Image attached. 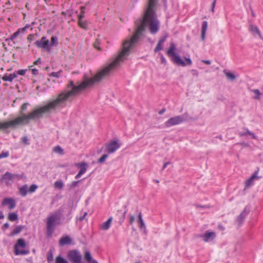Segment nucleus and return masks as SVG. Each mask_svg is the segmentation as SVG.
<instances>
[{"label": "nucleus", "instance_id": "nucleus-20", "mask_svg": "<svg viewBox=\"0 0 263 263\" xmlns=\"http://www.w3.org/2000/svg\"><path fill=\"white\" fill-rule=\"evenodd\" d=\"M79 26L84 29H87L88 28V22L87 21L83 19H78Z\"/></svg>", "mask_w": 263, "mask_h": 263}, {"label": "nucleus", "instance_id": "nucleus-52", "mask_svg": "<svg viewBox=\"0 0 263 263\" xmlns=\"http://www.w3.org/2000/svg\"><path fill=\"white\" fill-rule=\"evenodd\" d=\"M28 104L27 103H24L21 106V109L22 110H26Z\"/></svg>", "mask_w": 263, "mask_h": 263}, {"label": "nucleus", "instance_id": "nucleus-9", "mask_svg": "<svg viewBox=\"0 0 263 263\" xmlns=\"http://www.w3.org/2000/svg\"><path fill=\"white\" fill-rule=\"evenodd\" d=\"M205 242L213 240L216 237V233L214 232L206 231L204 234L198 235Z\"/></svg>", "mask_w": 263, "mask_h": 263}, {"label": "nucleus", "instance_id": "nucleus-61", "mask_svg": "<svg viewBox=\"0 0 263 263\" xmlns=\"http://www.w3.org/2000/svg\"><path fill=\"white\" fill-rule=\"evenodd\" d=\"M4 218V215L2 211H0V219H3Z\"/></svg>", "mask_w": 263, "mask_h": 263}, {"label": "nucleus", "instance_id": "nucleus-43", "mask_svg": "<svg viewBox=\"0 0 263 263\" xmlns=\"http://www.w3.org/2000/svg\"><path fill=\"white\" fill-rule=\"evenodd\" d=\"M166 37H167V36H163V37H161V38L159 40V42H159V43H160V44H163L165 42V40H166Z\"/></svg>", "mask_w": 263, "mask_h": 263}, {"label": "nucleus", "instance_id": "nucleus-39", "mask_svg": "<svg viewBox=\"0 0 263 263\" xmlns=\"http://www.w3.org/2000/svg\"><path fill=\"white\" fill-rule=\"evenodd\" d=\"M16 72H17V74H20V75H21V76H24V75L25 74L26 70H25V69H21V70H19L17 71Z\"/></svg>", "mask_w": 263, "mask_h": 263}, {"label": "nucleus", "instance_id": "nucleus-12", "mask_svg": "<svg viewBox=\"0 0 263 263\" xmlns=\"http://www.w3.org/2000/svg\"><path fill=\"white\" fill-rule=\"evenodd\" d=\"M2 205H8L9 209L12 210L16 206L15 200L12 198H5L2 201Z\"/></svg>", "mask_w": 263, "mask_h": 263}, {"label": "nucleus", "instance_id": "nucleus-1", "mask_svg": "<svg viewBox=\"0 0 263 263\" xmlns=\"http://www.w3.org/2000/svg\"><path fill=\"white\" fill-rule=\"evenodd\" d=\"M157 0H149L147 8L143 17L135 22L137 28L135 33L132 37H140L145 30L146 24L149 25V29L151 33H156L159 29V22L157 18L154 8Z\"/></svg>", "mask_w": 263, "mask_h": 263}, {"label": "nucleus", "instance_id": "nucleus-44", "mask_svg": "<svg viewBox=\"0 0 263 263\" xmlns=\"http://www.w3.org/2000/svg\"><path fill=\"white\" fill-rule=\"evenodd\" d=\"M216 0H214L213 1V2L212 3V6H211V11L213 13L214 12V8H215V5H216Z\"/></svg>", "mask_w": 263, "mask_h": 263}, {"label": "nucleus", "instance_id": "nucleus-8", "mask_svg": "<svg viewBox=\"0 0 263 263\" xmlns=\"http://www.w3.org/2000/svg\"><path fill=\"white\" fill-rule=\"evenodd\" d=\"M120 146L121 144L117 140L111 141L109 143L106 145V150L108 154L114 153Z\"/></svg>", "mask_w": 263, "mask_h": 263}, {"label": "nucleus", "instance_id": "nucleus-13", "mask_svg": "<svg viewBox=\"0 0 263 263\" xmlns=\"http://www.w3.org/2000/svg\"><path fill=\"white\" fill-rule=\"evenodd\" d=\"M15 177H17L16 174H12L8 172L5 173L2 177V180L6 183V184L10 183V181L12 180Z\"/></svg>", "mask_w": 263, "mask_h": 263}, {"label": "nucleus", "instance_id": "nucleus-11", "mask_svg": "<svg viewBox=\"0 0 263 263\" xmlns=\"http://www.w3.org/2000/svg\"><path fill=\"white\" fill-rule=\"evenodd\" d=\"M258 171L259 168H258V170L253 173V174L250 178L246 180L245 183V188L250 187L253 184V181L254 180H256L260 178V176H257Z\"/></svg>", "mask_w": 263, "mask_h": 263}, {"label": "nucleus", "instance_id": "nucleus-42", "mask_svg": "<svg viewBox=\"0 0 263 263\" xmlns=\"http://www.w3.org/2000/svg\"><path fill=\"white\" fill-rule=\"evenodd\" d=\"M139 227H140V229H144V230H146V227H145V225L144 221H141L140 223Z\"/></svg>", "mask_w": 263, "mask_h": 263}, {"label": "nucleus", "instance_id": "nucleus-47", "mask_svg": "<svg viewBox=\"0 0 263 263\" xmlns=\"http://www.w3.org/2000/svg\"><path fill=\"white\" fill-rule=\"evenodd\" d=\"M192 74L194 76L197 77L198 76V72L197 70L193 69L192 70Z\"/></svg>", "mask_w": 263, "mask_h": 263}, {"label": "nucleus", "instance_id": "nucleus-57", "mask_svg": "<svg viewBox=\"0 0 263 263\" xmlns=\"http://www.w3.org/2000/svg\"><path fill=\"white\" fill-rule=\"evenodd\" d=\"M170 162H167L163 164V167H162V170H164L165 168V167H166V166H167L168 164H170Z\"/></svg>", "mask_w": 263, "mask_h": 263}, {"label": "nucleus", "instance_id": "nucleus-17", "mask_svg": "<svg viewBox=\"0 0 263 263\" xmlns=\"http://www.w3.org/2000/svg\"><path fill=\"white\" fill-rule=\"evenodd\" d=\"M208 28V22L206 21H204L202 23V30H201V39L202 41H204L205 37L206 31Z\"/></svg>", "mask_w": 263, "mask_h": 263}, {"label": "nucleus", "instance_id": "nucleus-26", "mask_svg": "<svg viewBox=\"0 0 263 263\" xmlns=\"http://www.w3.org/2000/svg\"><path fill=\"white\" fill-rule=\"evenodd\" d=\"M255 94V96L254 97V99L256 100H259L260 98L261 93L259 89H256L252 90Z\"/></svg>", "mask_w": 263, "mask_h": 263}, {"label": "nucleus", "instance_id": "nucleus-58", "mask_svg": "<svg viewBox=\"0 0 263 263\" xmlns=\"http://www.w3.org/2000/svg\"><path fill=\"white\" fill-rule=\"evenodd\" d=\"M33 37H34V35L33 34H29L28 36V38L27 39H28V40H30L31 41V40H32L33 39Z\"/></svg>", "mask_w": 263, "mask_h": 263}, {"label": "nucleus", "instance_id": "nucleus-27", "mask_svg": "<svg viewBox=\"0 0 263 263\" xmlns=\"http://www.w3.org/2000/svg\"><path fill=\"white\" fill-rule=\"evenodd\" d=\"M84 258L88 262L92 261V257L89 251H86L85 252Z\"/></svg>", "mask_w": 263, "mask_h": 263}, {"label": "nucleus", "instance_id": "nucleus-3", "mask_svg": "<svg viewBox=\"0 0 263 263\" xmlns=\"http://www.w3.org/2000/svg\"><path fill=\"white\" fill-rule=\"evenodd\" d=\"M175 45L174 43L172 42L170 44V46L167 51V54L170 57H172V60L173 62L178 66H181L184 67L186 65H191L192 64V60L190 58H185L184 62L181 59V58L177 55L175 52Z\"/></svg>", "mask_w": 263, "mask_h": 263}, {"label": "nucleus", "instance_id": "nucleus-35", "mask_svg": "<svg viewBox=\"0 0 263 263\" xmlns=\"http://www.w3.org/2000/svg\"><path fill=\"white\" fill-rule=\"evenodd\" d=\"M163 49V46H162V44H160V43H158L154 51L155 52H157L158 51H159V50H162Z\"/></svg>", "mask_w": 263, "mask_h": 263}, {"label": "nucleus", "instance_id": "nucleus-37", "mask_svg": "<svg viewBox=\"0 0 263 263\" xmlns=\"http://www.w3.org/2000/svg\"><path fill=\"white\" fill-rule=\"evenodd\" d=\"M246 133H247V136L248 135L252 136V138L253 139H256L257 138V137L254 135V133H253L249 131L248 129H246Z\"/></svg>", "mask_w": 263, "mask_h": 263}, {"label": "nucleus", "instance_id": "nucleus-4", "mask_svg": "<svg viewBox=\"0 0 263 263\" xmlns=\"http://www.w3.org/2000/svg\"><path fill=\"white\" fill-rule=\"evenodd\" d=\"M26 246V244L24 239L20 238L17 240L16 243L14 246V253L15 255H26L29 253L28 250H21V248H25Z\"/></svg>", "mask_w": 263, "mask_h": 263}, {"label": "nucleus", "instance_id": "nucleus-29", "mask_svg": "<svg viewBox=\"0 0 263 263\" xmlns=\"http://www.w3.org/2000/svg\"><path fill=\"white\" fill-rule=\"evenodd\" d=\"M85 7L82 6L81 7V13L78 16V19H83L85 17Z\"/></svg>", "mask_w": 263, "mask_h": 263}, {"label": "nucleus", "instance_id": "nucleus-5", "mask_svg": "<svg viewBox=\"0 0 263 263\" xmlns=\"http://www.w3.org/2000/svg\"><path fill=\"white\" fill-rule=\"evenodd\" d=\"M185 115L182 116H177L171 118L164 123L165 126L166 127H170L171 126L179 124L186 120L185 118Z\"/></svg>", "mask_w": 263, "mask_h": 263}, {"label": "nucleus", "instance_id": "nucleus-32", "mask_svg": "<svg viewBox=\"0 0 263 263\" xmlns=\"http://www.w3.org/2000/svg\"><path fill=\"white\" fill-rule=\"evenodd\" d=\"M108 157V155L107 154H104L100 158H99L98 160V162L99 163H103L105 159Z\"/></svg>", "mask_w": 263, "mask_h": 263}, {"label": "nucleus", "instance_id": "nucleus-45", "mask_svg": "<svg viewBox=\"0 0 263 263\" xmlns=\"http://www.w3.org/2000/svg\"><path fill=\"white\" fill-rule=\"evenodd\" d=\"M22 142L25 144H29V143L28 142V138L27 137H23L22 138Z\"/></svg>", "mask_w": 263, "mask_h": 263}, {"label": "nucleus", "instance_id": "nucleus-59", "mask_svg": "<svg viewBox=\"0 0 263 263\" xmlns=\"http://www.w3.org/2000/svg\"><path fill=\"white\" fill-rule=\"evenodd\" d=\"M165 111V108H163L161 110H160L159 111V115H162L163 114H164Z\"/></svg>", "mask_w": 263, "mask_h": 263}, {"label": "nucleus", "instance_id": "nucleus-49", "mask_svg": "<svg viewBox=\"0 0 263 263\" xmlns=\"http://www.w3.org/2000/svg\"><path fill=\"white\" fill-rule=\"evenodd\" d=\"M87 213L86 212H85L82 216H81V217H80L79 218V220L80 221L83 220L85 219V218L86 216L87 215Z\"/></svg>", "mask_w": 263, "mask_h": 263}, {"label": "nucleus", "instance_id": "nucleus-23", "mask_svg": "<svg viewBox=\"0 0 263 263\" xmlns=\"http://www.w3.org/2000/svg\"><path fill=\"white\" fill-rule=\"evenodd\" d=\"M64 184L62 180H58L54 182V187L59 190H62L63 188Z\"/></svg>", "mask_w": 263, "mask_h": 263}, {"label": "nucleus", "instance_id": "nucleus-41", "mask_svg": "<svg viewBox=\"0 0 263 263\" xmlns=\"http://www.w3.org/2000/svg\"><path fill=\"white\" fill-rule=\"evenodd\" d=\"M60 75V72L59 71L58 72H52L51 74V76H53L55 78H59Z\"/></svg>", "mask_w": 263, "mask_h": 263}, {"label": "nucleus", "instance_id": "nucleus-46", "mask_svg": "<svg viewBox=\"0 0 263 263\" xmlns=\"http://www.w3.org/2000/svg\"><path fill=\"white\" fill-rule=\"evenodd\" d=\"M31 71H32V74H33V75H37L39 73L38 70L35 68L32 69Z\"/></svg>", "mask_w": 263, "mask_h": 263}, {"label": "nucleus", "instance_id": "nucleus-51", "mask_svg": "<svg viewBox=\"0 0 263 263\" xmlns=\"http://www.w3.org/2000/svg\"><path fill=\"white\" fill-rule=\"evenodd\" d=\"M138 220L139 223H140L141 221H143V220L142 217V213L141 212H140L138 215Z\"/></svg>", "mask_w": 263, "mask_h": 263}, {"label": "nucleus", "instance_id": "nucleus-40", "mask_svg": "<svg viewBox=\"0 0 263 263\" xmlns=\"http://www.w3.org/2000/svg\"><path fill=\"white\" fill-rule=\"evenodd\" d=\"M79 181H73L71 183V184H70V187L73 188V187H76L78 185V183H79Z\"/></svg>", "mask_w": 263, "mask_h": 263}, {"label": "nucleus", "instance_id": "nucleus-54", "mask_svg": "<svg viewBox=\"0 0 263 263\" xmlns=\"http://www.w3.org/2000/svg\"><path fill=\"white\" fill-rule=\"evenodd\" d=\"M135 221V217L133 215L130 216V220L129 222L130 224H132Z\"/></svg>", "mask_w": 263, "mask_h": 263}, {"label": "nucleus", "instance_id": "nucleus-64", "mask_svg": "<svg viewBox=\"0 0 263 263\" xmlns=\"http://www.w3.org/2000/svg\"><path fill=\"white\" fill-rule=\"evenodd\" d=\"M239 135L240 136H247V133H246V132L245 133H239Z\"/></svg>", "mask_w": 263, "mask_h": 263}, {"label": "nucleus", "instance_id": "nucleus-34", "mask_svg": "<svg viewBox=\"0 0 263 263\" xmlns=\"http://www.w3.org/2000/svg\"><path fill=\"white\" fill-rule=\"evenodd\" d=\"M53 256L51 251H49L47 254V259L48 262L53 260Z\"/></svg>", "mask_w": 263, "mask_h": 263}, {"label": "nucleus", "instance_id": "nucleus-14", "mask_svg": "<svg viewBox=\"0 0 263 263\" xmlns=\"http://www.w3.org/2000/svg\"><path fill=\"white\" fill-rule=\"evenodd\" d=\"M76 165L80 168V170L79 172L81 174L83 175L87 171L88 167V164L86 162L78 163Z\"/></svg>", "mask_w": 263, "mask_h": 263}, {"label": "nucleus", "instance_id": "nucleus-31", "mask_svg": "<svg viewBox=\"0 0 263 263\" xmlns=\"http://www.w3.org/2000/svg\"><path fill=\"white\" fill-rule=\"evenodd\" d=\"M225 73H226V75L228 77V79H229L230 80H235L236 77L232 73L229 72H227Z\"/></svg>", "mask_w": 263, "mask_h": 263}, {"label": "nucleus", "instance_id": "nucleus-2", "mask_svg": "<svg viewBox=\"0 0 263 263\" xmlns=\"http://www.w3.org/2000/svg\"><path fill=\"white\" fill-rule=\"evenodd\" d=\"M61 213L58 211L51 214L47 219V234L48 236L52 235L56 226L61 224Z\"/></svg>", "mask_w": 263, "mask_h": 263}, {"label": "nucleus", "instance_id": "nucleus-30", "mask_svg": "<svg viewBox=\"0 0 263 263\" xmlns=\"http://www.w3.org/2000/svg\"><path fill=\"white\" fill-rule=\"evenodd\" d=\"M53 151L55 153H59V154H63V149L60 146H57L54 147Z\"/></svg>", "mask_w": 263, "mask_h": 263}, {"label": "nucleus", "instance_id": "nucleus-15", "mask_svg": "<svg viewBox=\"0 0 263 263\" xmlns=\"http://www.w3.org/2000/svg\"><path fill=\"white\" fill-rule=\"evenodd\" d=\"M72 240L70 237L68 236H66L63 237H62L60 239V245L61 246H64L65 245H69L71 243Z\"/></svg>", "mask_w": 263, "mask_h": 263}, {"label": "nucleus", "instance_id": "nucleus-25", "mask_svg": "<svg viewBox=\"0 0 263 263\" xmlns=\"http://www.w3.org/2000/svg\"><path fill=\"white\" fill-rule=\"evenodd\" d=\"M55 263H69L67 260L61 257L60 255L55 258Z\"/></svg>", "mask_w": 263, "mask_h": 263}, {"label": "nucleus", "instance_id": "nucleus-22", "mask_svg": "<svg viewBox=\"0 0 263 263\" xmlns=\"http://www.w3.org/2000/svg\"><path fill=\"white\" fill-rule=\"evenodd\" d=\"M8 219L11 221H16L18 219V215L15 213H10L8 214Z\"/></svg>", "mask_w": 263, "mask_h": 263}, {"label": "nucleus", "instance_id": "nucleus-60", "mask_svg": "<svg viewBox=\"0 0 263 263\" xmlns=\"http://www.w3.org/2000/svg\"><path fill=\"white\" fill-rule=\"evenodd\" d=\"M39 63H41L40 58H39L38 60L34 62V64L35 65H37Z\"/></svg>", "mask_w": 263, "mask_h": 263}, {"label": "nucleus", "instance_id": "nucleus-19", "mask_svg": "<svg viewBox=\"0 0 263 263\" xmlns=\"http://www.w3.org/2000/svg\"><path fill=\"white\" fill-rule=\"evenodd\" d=\"M112 221V217H110L106 221L100 225V228L103 230H107L110 226Z\"/></svg>", "mask_w": 263, "mask_h": 263}, {"label": "nucleus", "instance_id": "nucleus-48", "mask_svg": "<svg viewBox=\"0 0 263 263\" xmlns=\"http://www.w3.org/2000/svg\"><path fill=\"white\" fill-rule=\"evenodd\" d=\"M99 43L98 41L96 40L93 44L94 47L95 48H97V49H99Z\"/></svg>", "mask_w": 263, "mask_h": 263}, {"label": "nucleus", "instance_id": "nucleus-50", "mask_svg": "<svg viewBox=\"0 0 263 263\" xmlns=\"http://www.w3.org/2000/svg\"><path fill=\"white\" fill-rule=\"evenodd\" d=\"M138 220L139 223H140L141 221H143V220L142 217V213L141 212H140L138 215Z\"/></svg>", "mask_w": 263, "mask_h": 263}, {"label": "nucleus", "instance_id": "nucleus-33", "mask_svg": "<svg viewBox=\"0 0 263 263\" xmlns=\"http://www.w3.org/2000/svg\"><path fill=\"white\" fill-rule=\"evenodd\" d=\"M38 186L36 184H32L28 189L29 192L33 193L35 191Z\"/></svg>", "mask_w": 263, "mask_h": 263}, {"label": "nucleus", "instance_id": "nucleus-24", "mask_svg": "<svg viewBox=\"0 0 263 263\" xmlns=\"http://www.w3.org/2000/svg\"><path fill=\"white\" fill-rule=\"evenodd\" d=\"M21 29H18L16 32L13 33L9 38H7L6 39V41H8L9 40H13L15 37H16L20 33Z\"/></svg>", "mask_w": 263, "mask_h": 263}, {"label": "nucleus", "instance_id": "nucleus-38", "mask_svg": "<svg viewBox=\"0 0 263 263\" xmlns=\"http://www.w3.org/2000/svg\"><path fill=\"white\" fill-rule=\"evenodd\" d=\"M57 40H58V39L56 36H52V37L51 39V45H54L55 42H57V44H58Z\"/></svg>", "mask_w": 263, "mask_h": 263}, {"label": "nucleus", "instance_id": "nucleus-16", "mask_svg": "<svg viewBox=\"0 0 263 263\" xmlns=\"http://www.w3.org/2000/svg\"><path fill=\"white\" fill-rule=\"evenodd\" d=\"M250 30L253 33H256L257 34L259 37L263 40V37L262 36L260 31L257 26L250 25Z\"/></svg>", "mask_w": 263, "mask_h": 263}, {"label": "nucleus", "instance_id": "nucleus-21", "mask_svg": "<svg viewBox=\"0 0 263 263\" xmlns=\"http://www.w3.org/2000/svg\"><path fill=\"white\" fill-rule=\"evenodd\" d=\"M24 227L22 226H17L12 231V232L10 234L9 236H13L18 233H20L22 229H23Z\"/></svg>", "mask_w": 263, "mask_h": 263}, {"label": "nucleus", "instance_id": "nucleus-10", "mask_svg": "<svg viewBox=\"0 0 263 263\" xmlns=\"http://www.w3.org/2000/svg\"><path fill=\"white\" fill-rule=\"evenodd\" d=\"M249 213V209L246 207L242 211V212L237 217L236 222L239 226H240L243 222L245 217Z\"/></svg>", "mask_w": 263, "mask_h": 263}, {"label": "nucleus", "instance_id": "nucleus-56", "mask_svg": "<svg viewBox=\"0 0 263 263\" xmlns=\"http://www.w3.org/2000/svg\"><path fill=\"white\" fill-rule=\"evenodd\" d=\"M202 62L205 64L209 65L211 64V61L210 60H202Z\"/></svg>", "mask_w": 263, "mask_h": 263}, {"label": "nucleus", "instance_id": "nucleus-63", "mask_svg": "<svg viewBox=\"0 0 263 263\" xmlns=\"http://www.w3.org/2000/svg\"><path fill=\"white\" fill-rule=\"evenodd\" d=\"M4 227H5L6 229L8 228L9 227V224L8 223H5L4 224Z\"/></svg>", "mask_w": 263, "mask_h": 263}, {"label": "nucleus", "instance_id": "nucleus-7", "mask_svg": "<svg viewBox=\"0 0 263 263\" xmlns=\"http://www.w3.org/2000/svg\"><path fill=\"white\" fill-rule=\"evenodd\" d=\"M34 45L38 48L44 49L46 51H50L49 41L46 37L43 36L40 40H37L34 43Z\"/></svg>", "mask_w": 263, "mask_h": 263}, {"label": "nucleus", "instance_id": "nucleus-36", "mask_svg": "<svg viewBox=\"0 0 263 263\" xmlns=\"http://www.w3.org/2000/svg\"><path fill=\"white\" fill-rule=\"evenodd\" d=\"M9 153L8 152H2L0 154V159L4 158H7L9 156Z\"/></svg>", "mask_w": 263, "mask_h": 263}, {"label": "nucleus", "instance_id": "nucleus-28", "mask_svg": "<svg viewBox=\"0 0 263 263\" xmlns=\"http://www.w3.org/2000/svg\"><path fill=\"white\" fill-rule=\"evenodd\" d=\"M2 80L4 81H8V82H12L13 81L12 77L11 76V74L9 75H7V74H5L2 77Z\"/></svg>", "mask_w": 263, "mask_h": 263}, {"label": "nucleus", "instance_id": "nucleus-6", "mask_svg": "<svg viewBox=\"0 0 263 263\" xmlns=\"http://www.w3.org/2000/svg\"><path fill=\"white\" fill-rule=\"evenodd\" d=\"M67 256L69 260L73 263H83L82 261V255L78 250H73L69 251Z\"/></svg>", "mask_w": 263, "mask_h": 263}, {"label": "nucleus", "instance_id": "nucleus-62", "mask_svg": "<svg viewBox=\"0 0 263 263\" xmlns=\"http://www.w3.org/2000/svg\"><path fill=\"white\" fill-rule=\"evenodd\" d=\"M82 175L80 173H78V174L75 177V178L76 179H78L79 178H80Z\"/></svg>", "mask_w": 263, "mask_h": 263}, {"label": "nucleus", "instance_id": "nucleus-55", "mask_svg": "<svg viewBox=\"0 0 263 263\" xmlns=\"http://www.w3.org/2000/svg\"><path fill=\"white\" fill-rule=\"evenodd\" d=\"M11 76L12 77V79L13 80L14 78H16L17 76V72H14L13 73L11 74Z\"/></svg>", "mask_w": 263, "mask_h": 263}, {"label": "nucleus", "instance_id": "nucleus-53", "mask_svg": "<svg viewBox=\"0 0 263 263\" xmlns=\"http://www.w3.org/2000/svg\"><path fill=\"white\" fill-rule=\"evenodd\" d=\"M160 60H161V62L162 63H164L165 64L166 63V61L165 58L163 55H161V57L160 58Z\"/></svg>", "mask_w": 263, "mask_h": 263}, {"label": "nucleus", "instance_id": "nucleus-18", "mask_svg": "<svg viewBox=\"0 0 263 263\" xmlns=\"http://www.w3.org/2000/svg\"><path fill=\"white\" fill-rule=\"evenodd\" d=\"M18 191H19L20 194L22 196H23V197L26 196V195L27 194L28 192H29L28 185L27 184H25V185H23L22 186L20 187L18 189Z\"/></svg>", "mask_w": 263, "mask_h": 263}]
</instances>
